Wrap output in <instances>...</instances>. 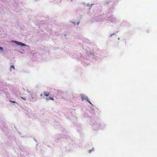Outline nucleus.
Returning <instances> with one entry per match:
<instances>
[{"instance_id":"0eeeda50","label":"nucleus","mask_w":157,"mask_h":157,"mask_svg":"<svg viewBox=\"0 0 157 157\" xmlns=\"http://www.w3.org/2000/svg\"><path fill=\"white\" fill-rule=\"evenodd\" d=\"M12 69H13V70H15V67L13 66H11L10 68V71H12Z\"/></svg>"},{"instance_id":"20e7f679","label":"nucleus","mask_w":157,"mask_h":157,"mask_svg":"<svg viewBox=\"0 0 157 157\" xmlns=\"http://www.w3.org/2000/svg\"><path fill=\"white\" fill-rule=\"evenodd\" d=\"M111 21L114 24L117 23V21L115 18L113 17L111 19Z\"/></svg>"},{"instance_id":"dca6fc26","label":"nucleus","mask_w":157,"mask_h":157,"mask_svg":"<svg viewBox=\"0 0 157 157\" xmlns=\"http://www.w3.org/2000/svg\"><path fill=\"white\" fill-rule=\"evenodd\" d=\"M26 91L29 93H30V92L29 91V90H27Z\"/></svg>"},{"instance_id":"39448f33","label":"nucleus","mask_w":157,"mask_h":157,"mask_svg":"<svg viewBox=\"0 0 157 157\" xmlns=\"http://www.w3.org/2000/svg\"><path fill=\"white\" fill-rule=\"evenodd\" d=\"M87 53L88 56H90L92 58H94V55L92 53L87 52Z\"/></svg>"},{"instance_id":"423d86ee","label":"nucleus","mask_w":157,"mask_h":157,"mask_svg":"<svg viewBox=\"0 0 157 157\" xmlns=\"http://www.w3.org/2000/svg\"><path fill=\"white\" fill-rule=\"evenodd\" d=\"M43 93H44V95L46 96H48L49 95V94L48 92H44Z\"/></svg>"},{"instance_id":"f03ea898","label":"nucleus","mask_w":157,"mask_h":157,"mask_svg":"<svg viewBox=\"0 0 157 157\" xmlns=\"http://www.w3.org/2000/svg\"><path fill=\"white\" fill-rule=\"evenodd\" d=\"M81 96L82 101H83L84 99H85V100H86V101L88 102H89V103H90L91 104V103L90 102V101L89 100V99H88V98L87 96H86L84 94H82L81 95Z\"/></svg>"},{"instance_id":"6e6552de","label":"nucleus","mask_w":157,"mask_h":157,"mask_svg":"<svg viewBox=\"0 0 157 157\" xmlns=\"http://www.w3.org/2000/svg\"><path fill=\"white\" fill-rule=\"evenodd\" d=\"M83 4L85 6H89V4L88 3H83Z\"/></svg>"},{"instance_id":"1a4fd4ad","label":"nucleus","mask_w":157,"mask_h":157,"mask_svg":"<svg viewBox=\"0 0 157 157\" xmlns=\"http://www.w3.org/2000/svg\"><path fill=\"white\" fill-rule=\"evenodd\" d=\"M72 23L74 25H76V24H77V25H78L79 23V22H78L77 23H76V22H72Z\"/></svg>"},{"instance_id":"9b49d317","label":"nucleus","mask_w":157,"mask_h":157,"mask_svg":"<svg viewBox=\"0 0 157 157\" xmlns=\"http://www.w3.org/2000/svg\"><path fill=\"white\" fill-rule=\"evenodd\" d=\"M21 99H23V100H26V98H23V97H21Z\"/></svg>"},{"instance_id":"ddd939ff","label":"nucleus","mask_w":157,"mask_h":157,"mask_svg":"<svg viewBox=\"0 0 157 157\" xmlns=\"http://www.w3.org/2000/svg\"><path fill=\"white\" fill-rule=\"evenodd\" d=\"M49 98L51 100H54V99L50 97Z\"/></svg>"},{"instance_id":"9d476101","label":"nucleus","mask_w":157,"mask_h":157,"mask_svg":"<svg viewBox=\"0 0 157 157\" xmlns=\"http://www.w3.org/2000/svg\"><path fill=\"white\" fill-rule=\"evenodd\" d=\"M115 35V33H113L111 34L110 36V37H112L113 35Z\"/></svg>"},{"instance_id":"f3484780","label":"nucleus","mask_w":157,"mask_h":157,"mask_svg":"<svg viewBox=\"0 0 157 157\" xmlns=\"http://www.w3.org/2000/svg\"><path fill=\"white\" fill-rule=\"evenodd\" d=\"M92 150H90L89 151V153H90L91 152V151H92Z\"/></svg>"},{"instance_id":"f257e3e1","label":"nucleus","mask_w":157,"mask_h":157,"mask_svg":"<svg viewBox=\"0 0 157 157\" xmlns=\"http://www.w3.org/2000/svg\"><path fill=\"white\" fill-rule=\"evenodd\" d=\"M11 42L13 43H15L17 44L18 45L22 46H27V45H26L25 44H24L22 42H18V41H17L12 40V41Z\"/></svg>"},{"instance_id":"412c9836","label":"nucleus","mask_w":157,"mask_h":157,"mask_svg":"<svg viewBox=\"0 0 157 157\" xmlns=\"http://www.w3.org/2000/svg\"><path fill=\"white\" fill-rule=\"evenodd\" d=\"M119 39H120V38H118V40H119Z\"/></svg>"},{"instance_id":"4468645a","label":"nucleus","mask_w":157,"mask_h":157,"mask_svg":"<svg viewBox=\"0 0 157 157\" xmlns=\"http://www.w3.org/2000/svg\"><path fill=\"white\" fill-rule=\"evenodd\" d=\"M0 50L2 51H3V48L2 47H0Z\"/></svg>"},{"instance_id":"2eb2a0df","label":"nucleus","mask_w":157,"mask_h":157,"mask_svg":"<svg viewBox=\"0 0 157 157\" xmlns=\"http://www.w3.org/2000/svg\"><path fill=\"white\" fill-rule=\"evenodd\" d=\"M10 101L11 102H12V103H15V101H12L11 100H10Z\"/></svg>"},{"instance_id":"a211bd4d","label":"nucleus","mask_w":157,"mask_h":157,"mask_svg":"<svg viewBox=\"0 0 157 157\" xmlns=\"http://www.w3.org/2000/svg\"><path fill=\"white\" fill-rule=\"evenodd\" d=\"M46 100H48V98H46Z\"/></svg>"},{"instance_id":"aec40b11","label":"nucleus","mask_w":157,"mask_h":157,"mask_svg":"<svg viewBox=\"0 0 157 157\" xmlns=\"http://www.w3.org/2000/svg\"><path fill=\"white\" fill-rule=\"evenodd\" d=\"M71 0V2H72L73 0Z\"/></svg>"},{"instance_id":"6ab92c4d","label":"nucleus","mask_w":157,"mask_h":157,"mask_svg":"<svg viewBox=\"0 0 157 157\" xmlns=\"http://www.w3.org/2000/svg\"><path fill=\"white\" fill-rule=\"evenodd\" d=\"M42 96V94H40V96Z\"/></svg>"},{"instance_id":"f8f14e48","label":"nucleus","mask_w":157,"mask_h":157,"mask_svg":"<svg viewBox=\"0 0 157 157\" xmlns=\"http://www.w3.org/2000/svg\"><path fill=\"white\" fill-rule=\"evenodd\" d=\"M93 5V4H91L90 5V6L89 5V6L90 7V8H89V9H90L91 8V7Z\"/></svg>"},{"instance_id":"7ed1b4c3","label":"nucleus","mask_w":157,"mask_h":157,"mask_svg":"<svg viewBox=\"0 0 157 157\" xmlns=\"http://www.w3.org/2000/svg\"><path fill=\"white\" fill-rule=\"evenodd\" d=\"M29 97L30 100L31 101L33 102H35L37 101V99L34 98H33L32 97L31 94H30L29 96Z\"/></svg>"}]
</instances>
